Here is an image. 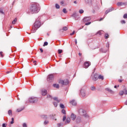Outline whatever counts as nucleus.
Here are the masks:
<instances>
[{
	"label": "nucleus",
	"mask_w": 127,
	"mask_h": 127,
	"mask_svg": "<svg viewBox=\"0 0 127 127\" xmlns=\"http://www.w3.org/2000/svg\"><path fill=\"white\" fill-rule=\"evenodd\" d=\"M83 116L86 119H89V115L87 113L83 114Z\"/></svg>",
	"instance_id": "29"
},
{
	"label": "nucleus",
	"mask_w": 127,
	"mask_h": 127,
	"mask_svg": "<svg viewBox=\"0 0 127 127\" xmlns=\"http://www.w3.org/2000/svg\"><path fill=\"white\" fill-rule=\"evenodd\" d=\"M41 118H42V119H44V120H46L47 119V115H42L41 116Z\"/></svg>",
	"instance_id": "26"
},
{
	"label": "nucleus",
	"mask_w": 127,
	"mask_h": 127,
	"mask_svg": "<svg viewBox=\"0 0 127 127\" xmlns=\"http://www.w3.org/2000/svg\"><path fill=\"white\" fill-rule=\"evenodd\" d=\"M81 117H78L77 118H76V123H81Z\"/></svg>",
	"instance_id": "21"
},
{
	"label": "nucleus",
	"mask_w": 127,
	"mask_h": 127,
	"mask_svg": "<svg viewBox=\"0 0 127 127\" xmlns=\"http://www.w3.org/2000/svg\"><path fill=\"white\" fill-rule=\"evenodd\" d=\"M100 52H102V53H107V52H108L107 50H104V49L101 48L100 49Z\"/></svg>",
	"instance_id": "20"
},
{
	"label": "nucleus",
	"mask_w": 127,
	"mask_h": 127,
	"mask_svg": "<svg viewBox=\"0 0 127 127\" xmlns=\"http://www.w3.org/2000/svg\"><path fill=\"white\" fill-rule=\"evenodd\" d=\"M123 91L124 92L125 95H127V90L126 89H124Z\"/></svg>",
	"instance_id": "51"
},
{
	"label": "nucleus",
	"mask_w": 127,
	"mask_h": 127,
	"mask_svg": "<svg viewBox=\"0 0 127 127\" xmlns=\"http://www.w3.org/2000/svg\"><path fill=\"white\" fill-rule=\"evenodd\" d=\"M17 21V19L15 18L12 22V24H15V22Z\"/></svg>",
	"instance_id": "34"
},
{
	"label": "nucleus",
	"mask_w": 127,
	"mask_h": 127,
	"mask_svg": "<svg viewBox=\"0 0 127 127\" xmlns=\"http://www.w3.org/2000/svg\"><path fill=\"white\" fill-rule=\"evenodd\" d=\"M91 22H88L85 23V25H90V24H91Z\"/></svg>",
	"instance_id": "48"
},
{
	"label": "nucleus",
	"mask_w": 127,
	"mask_h": 127,
	"mask_svg": "<svg viewBox=\"0 0 127 127\" xmlns=\"http://www.w3.org/2000/svg\"><path fill=\"white\" fill-rule=\"evenodd\" d=\"M118 6H123V2H119L117 3Z\"/></svg>",
	"instance_id": "30"
},
{
	"label": "nucleus",
	"mask_w": 127,
	"mask_h": 127,
	"mask_svg": "<svg viewBox=\"0 0 127 127\" xmlns=\"http://www.w3.org/2000/svg\"><path fill=\"white\" fill-rule=\"evenodd\" d=\"M47 97L48 99H53L52 96L48 94L47 95Z\"/></svg>",
	"instance_id": "41"
},
{
	"label": "nucleus",
	"mask_w": 127,
	"mask_h": 127,
	"mask_svg": "<svg viewBox=\"0 0 127 127\" xmlns=\"http://www.w3.org/2000/svg\"><path fill=\"white\" fill-rule=\"evenodd\" d=\"M39 28L36 27L34 25V27L32 28V30L31 31L32 33H34L35 32H36V30H37V29H38Z\"/></svg>",
	"instance_id": "14"
},
{
	"label": "nucleus",
	"mask_w": 127,
	"mask_h": 127,
	"mask_svg": "<svg viewBox=\"0 0 127 127\" xmlns=\"http://www.w3.org/2000/svg\"><path fill=\"white\" fill-rule=\"evenodd\" d=\"M121 23H122V24H126V21H125V20H121Z\"/></svg>",
	"instance_id": "50"
},
{
	"label": "nucleus",
	"mask_w": 127,
	"mask_h": 127,
	"mask_svg": "<svg viewBox=\"0 0 127 127\" xmlns=\"http://www.w3.org/2000/svg\"><path fill=\"white\" fill-rule=\"evenodd\" d=\"M91 64H90V62H85L84 64V65L85 66V68H88L89 66H90Z\"/></svg>",
	"instance_id": "13"
},
{
	"label": "nucleus",
	"mask_w": 127,
	"mask_h": 127,
	"mask_svg": "<svg viewBox=\"0 0 127 127\" xmlns=\"http://www.w3.org/2000/svg\"><path fill=\"white\" fill-rule=\"evenodd\" d=\"M47 45H48V42H45L44 43L43 46H44H44H47Z\"/></svg>",
	"instance_id": "45"
},
{
	"label": "nucleus",
	"mask_w": 127,
	"mask_h": 127,
	"mask_svg": "<svg viewBox=\"0 0 127 127\" xmlns=\"http://www.w3.org/2000/svg\"><path fill=\"white\" fill-rule=\"evenodd\" d=\"M58 103L57 102H53V104L54 106V107H55V108H57V107L58 106Z\"/></svg>",
	"instance_id": "28"
},
{
	"label": "nucleus",
	"mask_w": 127,
	"mask_h": 127,
	"mask_svg": "<svg viewBox=\"0 0 127 127\" xmlns=\"http://www.w3.org/2000/svg\"><path fill=\"white\" fill-rule=\"evenodd\" d=\"M91 20V17H85L83 18V22H88Z\"/></svg>",
	"instance_id": "9"
},
{
	"label": "nucleus",
	"mask_w": 127,
	"mask_h": 127,
	"mask_svg": "<svg viewBox=\"0 0 127 127\" xmlns=\"http://www.w3.org/2000/svg\"><path fill=\"white\" fill-rule=\"evenodd\" d=\"M91 91H96V87L92 86L90 88Z\"/></svg>",
	"instance_id": "31"
},
{
	"label": "nucleus",
	"mask_w": 127,
	"mask_h": 127,
	"mask_svg": "<svg viewBox=\"0 0 127 127\" xmlns=\"http://www.w3.org/2000/svg\"><path fill=\"white\" fill-rule=\"evenodd\" d=\"M69 103L72 105V106H76V105H77V102H76L75 100H72L70 101Z\"/></svg>",
	"instance_id": "11"
},
{
	"label": "nucleus",
	"mask_w": 127,
	"mask_h": 127,
	"mask_svg": "<svg viewBox=\"0 0 127 127\" xmlns=\"http://www.w3.org/2000/svg\"><path fill=\"white\" fill-rule=\"evenodd\" d=\"M122 5H127V2H122Z\"/></svg>",
	"instance_id": "55"
},
{
	"label": "nucleus",
	"mask_w": 127,
	"mask_h": 127,
	"mask_svg": "<svg viewBox=\"0 0 127 127\" xmlns=\"http://www.w3.org/2000/svg\"><path fill=\"white\" fill-rule=\"evenodd\" d=\"M0 55L1 56L2 58H3V55H2V52H0Z\"/></svg>",
	"instance_id": "57"
},
{
	"label": "nucleus",
	"mask_w": 127,
	"mask_h": 127,
	"mask_svg": "<svg viewBox=\"0 0 127 127\" xmlns=\"http://www.w3.org/2000/svg\"><path fill=\"white\" fill-rule=\"evenodd\" d=\"M8 114L9 116L12 115V111L11 110H8Z\"/></svg>",
	"instance_id": "35"
},
{
	"label": "nucleus",
	"mask_w": 127,
	"mask_h": 127,
	"mask_svg": "<svg viewBox=\"0 0 127 127\" xmlns=\"http://www.w3.org/2000/svg\"><path fill=\"white\" fill-rule=\"evenodd\" d=\"M63 30H64V31H66V30H68V28L66 26H64L63 28Z\"/></svg>",
	"instance_id": "33"
},
{
	"label": "nucleus",
	"mask_w": 127,
	"mask_h": 127,
	"mask_svg": "<svg viewBox=\"0 0 127 127\" xmlns=\"http://www.w3.org/2000/svg\"><path fill=\"white\" fill-rule=\"evenodd\" d=\"M54 79V75H53V74H49L47 76V81H48L49 82H52Z\"/></svg>",
	"instance_id": "7"
},
{
	"label": "nucleus",
	"mask_w": 127,
	"mask_h": 127,
	"mask_svg": "<svg viewBox=\"0 0 127 127\" xmlns=\"http://www.w3.org/2000/svg\"><path fill=\"white\" fill-rule=\"evenodd\" d=\"M40 50L42 53L43 52V50L42 49H40Z\"/></svg>",
	"instance_id": "64"
},
{
	"label": "nucleus",
	"mask_w": 127,
	"mask_h": 127,
	"mask_svg": "<svg viewBox=\"0 0 127 127\" xmlns=\"http://www.w3.org/2000/svg\"><path fill=\"white\" fill-rule=\"evenodd\" d=\"M53 87H54V88H56L57 89H59L60 86H59V84H54Z\"/></svg>",
	"instance_id": "27"
},
{
	"label": "nucleus",
	"mask_w": 127,
	"mask_h": 127,
	"mask_svg": "<svg viewBox=\"0 0 127 127\" xmlns=\"http://www.w3.org/2000/svg\"><path fill=\"white\" fill-rule=\"evenodd\" d=\"M119 82L120 83H122V82H123V79H119Z\"/></svg>",
	"instance_id": "60"
},
{
	"label": "nucleus",
	"mask_w": 127,
	"mask_h": 127,
	"mask_svg": "<svg viewBox=\"0 0 127 127\" xmlns=\"http://www.w3.org/2000/svg\"><path fill=\"white\" fill-rule=\"evenodd\" d=\"M60 3L61 5H63V4H64V1H61Z\"/></svg>",
	"instance_id": "56"
},
{
	"label": "nucleus",
	"mask_w": 127,
	"mask_h": 127,
	"mask_svg": "<svg viewBox=\"0 0 127 127\" xmlns=\"http://www.w3.org/2000/svg\"><path fill=\"white\" fill-rule=\"evenodd\" d=\"M106 90L109 92V93H111V94H113L114 93V91L109 88H106Z\"/></svg>",
	"instance_id": "24"
},
{
	"label": "nucleus",
	"mask_w": 127,
	"mask_h": 127,
	"mask_svg": "<svg viewBox=\"0 0 127 127\" xmlns=\"http://www.w3.org/2000/svg\"><path fill=\"white\" fill-rule=\"evenodd\" d=\"M48 124H49V121H48L47 120L45 121L44 122V124L45 125H48Z\"/></svg>",
	"instance_id": "36"
},
{
	"label": "nucleus",
	"mask_w": 127,
	"mask_h": 127,
	"mask_svg": "<svg viewBox=\"0 0 127 127\" xmlns=\"http://www.w3.org/2000/svg\"><path fill=\"white\" fill-rule=\"evenodd\" d=\"M66 121V115L64 116L63 119V122H65Z\"/></svg>",
	"instance_id": "46"
},
{
	"label": "nucleus",
	"mask_w": 127,
	"mask_h": 127,
	"mask_svg": "<svg viewBox=\"0 0 127 127\" xmlns=\"http://www.w3.org/2000/svg\"><path fill=\"white\" fill-rule=\"evenodd\" d=\"M30 10L33 13H37L40 10L39 4L35 3L32 4Z\"/></svg>",
	"instance_id": "1"
},
{
	"label": "nucleus",
	"mask_w": 127,
	"mask_h": 127,
	"mask_svg": "<svg viewBox=\"0 0 127 127\" xmlns=\"http://www.w3.org/2000/svg\"><path fill=\"white\" fill-rule=\"evenodd\" d=\"M24 110V106L21 107V108H20L19 109H17V112L18 113H19L20 112H21V111H23Z\"/></svg>",
	"instance_id": "19"
},
{
	"label": "nucleus",
	"mask_w": 127,
	"mask_h": 127,
	"mask_svg": "<svg viewBox=\"0 0 127 127\" xmlns=\"http://www.w3.org/2000/svg\"><path fill=\"white\" fill-rule=\"evenodd\" d=\"M98 79H99V80H104V76L98 74Z\"/></svg>",
	"instance_id": "25"
},
{
	"label": "nucleus",
	"mask_w": 127,
	"mask_h": 127,
	"mask_svg": "<svg viewBox=\"0 0 127 127\" xmlns=\"http://www.w3.org/2000/svg\"><path fill=\"white\" fill-rule=\"evenodd\" d=\"M73 34H75V31H73L72 33H70V35H73Z\"/></svg>",
	"instance_id": "58"
},
{
	"label": "nucleus",
	"mask_w": 127,
	"mask_h": 127,
	"mask_svg": "<svg viewBox=\"0 0 127 127\" xmlns=\"http://www.w3.org/2000/svg\"><path fill=\"white\" fill-rule=\"evenodd\" d=\"M70 118L72 121H75V120H76V115L73 113H72L70 115Z\"/></svg>",
	"instance_id": "15"
},
{
	"label": "nucleus",
	"mask_w": 127,
	"mask_h": 127,
	"mask_svg": "<svg viewBox=\"0 0 127 127\" xmlns=\"http://www.w3.org/2000/svg\"><path fill=\"white\" fill-rule=\"evenodd\" d=\"M60 84H61L62 86H64L66 85H68L69 84V80L68 79L64 80H60L59 81Z\"/></svg>",
	"instance_id": "3"
},
{
	"label": "nucleus",
	"mask_w": 127,
	"mask_h": 127,
	"mask_svg": "<svg viewBox=\"0 0 127 127\" xmlns=\"http://www.w3.org/2000/svg\"><path fill=\"white\" fill-rule=\"evenodd\" d=\"M14 121H11L10 122V124H11V125H13V124H14Z\"/></svg>",
	"instance_id": "61"
},
{
	"label": "nucleus",
	"mask_w": 127,
	"mask_h": 127,
	"mask_svg": "<svg viewBox=\"0 0 127 127\" xmlns=\"http://www.w3.org/2000/svg\"><path fill=\"white\" fill-rule=\"evenodd\" d=\"M102 33H103V31H99L97 32V34H99V35H101Z\"/></svg>",
	"instance_id": "47"
},
{
	"label": "nucleus",
	"mask_w": 127,
	"mask_h": 127,
	"mask_svg": "<svg viewBox=\"0 0 127 127\" xmlns=\"http://www.w3.org/2000/svg\"><path fill=\"white\" fill-rule=\"evenodd\" d=\"M80 94L82 97H86V90L84 88H81L80 90Z\"/></svg>",
	"instance_id": "8"
},
{
	"label": "nucleus",
	"mask_w": 127,
	"mask_h": 127,
	"mask_svg": "<svg viewBox=\"0 0 127 127\" xmlns=\"http://www.w3.org/2000/svg\"><path fill=\"white\" fill-rule=\"evenodd\" d=\"M38 101V99L36 97H31L29 98V101L30 104H34L35 103H37Z\"/></svg>",
	"instance_id": "2"
},
{
	"label": "nucleus",
	"mask_w": 127,
	"mask_h": 127,
	"mask_svg": "<svg viewBox=\"0 0 127 127\" xmlns=\"http://www.w3.org/2000/svg\"><path fill=\"white\" fill-rule=\"evenodd\" d=\"M106 47H108V48L110 47V44L109 43V42H107Z\"/></svg>",
	"instance_id": "54"
},
{
	"label": "nucleus",
	"mask_w": 127,
	"mask_h": 127,
	"mask_svg": "<svg viewBox=\"0 0 127 127\" xmlns=\"http://www.w3.org/2000/svg\"><path fill=\"white\" fill-rule=\"evenodd\" d=\"M124 91H121L119 93V95H120V96H123V95H124Z\"/></svg>",
	"instance_id": "39"
},
{
	"label": "nucleus",
	"mask_w": 127,
	"mask_h": 127,
	"mask_svg": "<svg viewBox=\"0 0 127 127\" xmlns=\"http://www.w3.org/2000/svg\"><path fill=\"white\" fill-rule=\"evenodd\" d=\"M60 108L61 109H64L65 108V106H64V104H60Z\"/></svg>",
	"instance_id": "32"
},
{
	"label": "nucleus",
	"mask_w": 127,
	"mask_h": 127,
	"mask_svg": "<svg viewBox=\"0 0 127 127\" xmlns=\"http://www.w3.org/2000/svg\"><path fill=\"white\" fill-rule=\"evenodd\" d=\"M33 63H35V64H34V65H36V61H33Z\"/></svg>",
	"instance_id": "63"
},
{
	"label": "nucleus",
	"mask_w": 127,
	"mask_h": 127,
	"mask_svg": "<svg viewBox=\"0 0 127 127\" xmlns=\"http://www.w3.org/2000/svg\"><path fill=\"white\" fill-rule=\"evenodd\" d=\"M70 122H71V119L70 118H67L65 122V124L68 125V124L70 123Z\"/></svg>",
	"instance_id": "17"
},
{
	"label": "nucleus",
	"mask_w": 127,
	"mask_h": 127,
	"mask_svg": "<svg viewBox=\"0 0 127 127\" xmlns=\"http://www.w3.org/2000/svg\"><path fill=\"white\" fill-rule=\"evenodd\" d=\"M34 25L35 26V27H37V28H39V27L41 26V22L39 20V18L37 19Z\"/></svg>",
	"instance_id": "4"
},
{
	"label": "nucleus",
	"mask_w": 127,
	"mask_h": 127,
	"mask_svg": "<svg viewBox=\"0 0 127 127\" xmlns=\"http://www.w3.org/2000/svg\"><path fill=\"white\" fill-rule=\"evenodd\" d=\"M85 2L87 4H90L92 3V0H85Z\"/></svg>",
	"instance_id": "22"
},
{
	"label": "nucleus",
	"mask_w": 127,
	"mask_h": 127,
	"mask_svg": "<svg viewBox=\"0 0 127 127\" xmlns=\"http://www.w3.org/2000/svg\"><path fill=\"white\" fill-rule=\"evenodd\" d=\"M62 50H60V49H59V50H58V53H59V54H61V53H62Z\"/></svg>",
	"instance_id": "49"
},
{
	"label": "nucleus",
	"mask_w": 127,
	"mask_h": 127,
	"mask_svg": "<svg viewBox=\"0 0 127 127\" xmlns=\"http://www.w3.org/2000/svg\"><path fill=\"white\" fill-rule=\"evenodd\" d=\"M62 114H64V115H66V111H65V110L63 109L62 110Z\"/></svg>",
	"instance_id": "42"
},
{
	"label": "nucleus",
	"mask_w": 127,
	"mask_h": 127,
	"mask_svg": "<svg viewBox=\"0 0 127 127\" xmlns=\"http://www.w3.org/2000/svg\"><path fill=\"white\" fill-rule=\"evenodd\" d=\"M23 127H27V125L26 124V123L23 124Z\"/></svg>",
	"instance_id": "52"
},
{
	"label": "nucleus",
	"mask_w": 127,
	"mask_h": 127,
	"mask_svg": "<svg viewBox=\"0 0 127 127\" xmlns=\"http://www.w3.org/2000/svg\"><path fill=\"white\" fill-rule=\"evenodd\" d=\"M41 92L42 96H46L47 94V90L46 89H42Z\"/></svg>",
	"instance_id": "10"
},
{
	"label": "nucleus",
	"mask_w": 127,
	"mask_h": 127,
	"mask_svg": "<svg viewBox=\"0 0 127 127\" xmlns=\"http://www.w3.org/2000/svg\"><path fill=\"white\" fill-rule=\"evenodd\" d=\"M79 114H81V113H82V114H85L86 113V111L83 109H79L78 111Z\"/></svg>",
	"instance_id": "23"
},
{
	"label": "nucleus",
	"mask_w": 127,
	"mask_h": 127,
	"mask_svg": "<svg viewBox=\"0 0 127 127\" xmlns=\"http://www.w3.org/2000/svg\"><path fill=\"white\" fill-rule=\"evenodd\" d=\"M124 18H127V14H125L123 16Z\"/></svg>",
	"instance_id": "53"
},
{
	"label": "nucleus",
	"mask_w": 127,
	"mask_h": 127,
	"mask_svg": "<svg viewBox=\"0 0 127 127\" xmlns=\"http://www.w3.org/2000/svg\"><path fill=\"white\" fill-rule=\"evenodd\" d=\"M114 10V7H111L108 10H107L105 12V14H108L109 12H111V11H113Z\"/></svg>",
	"instance_id": "12"
},
{
	"label": "nucleus",
	"mask_w": 127,
	"mask_h": 127,
	"mask_svg": "<svg viewBox=\"0 0 127 127\" xmlns=\"http://www.w3.org/2000/svg\"><path fill=\"white\" fill-rule=\"evenodd\" d=\"M71 17H73L74 19L75 20H78L79 19L80 16H79V14H77L76 12L73 13L71 15Z\"/></svg>",
	"instance_id": "6"
},
{
	"label": "nucleus",
	"mask_w": 127,
	"mask_h": 127,
	"mask_svg": "<svg viewBox=\"0 0 127 127\" xmlns=\"http://www.w3.org/2000/svg\"><path fill=\"white\" fill-rule=\"evenodd\" d=\"M63 12H64V13H67V9H66V8H64L63 9Z\"/></svg>",
	"instance_id": "37"
},
{
	"label": "nucleus",
	"mask_w": 127,
	"mask_h": 127,
	"mask_svg": "<svg viewBox=\"0 0 127 127\" xmlns=\"http://www.w3.org/2000/svg\"><path fill=\"white\" fill-rule=\"evenodd\" d=\"M105 39H108V38H109V34H105Z\"/></svg>",
	"instance_id": "43"
},
{
	"label": "nucleus",
	"mask_w": 127,
	"mask_h": 127,
	"mask_svg": "<svg viewBox=\"0 0 127 127\" xmlns=\"http://www.w3.org/2000/svg\"><path fill=\"white\" fill-rule=\"evenodd\" d=\"M79 13H80V14H82V13H84V10L80 9L79 10Z\"/></svg>",
	"instance_id": "40"
},
{
	"label": "nucleus",
	"mask_w": 127,
	"mask_h": 127,
	"mask_svg": "<svg viewBox=\"0 0 127 127\" xmlns=\"http://www.w3.org/2000/svg\"><path fill=\"white\" fill-rule=\"evenodd\" d=\"M74 42L75 44H77V39H74Z\"/></svg>",
	"instance_id": "62"
},
{
	"label": "nucleus",
	"mask_w": 127,
	"mask_h": 127,
	"mask_svg": "<svg viewBox=\"0 0 127 127\" xmlns=\"http://www.w3.org/2000/svg\"><path fill=\"white\" fill-rule=\"evenodd\" d=\"M56 8L57 9H59V8H60V5H59V4L56 3Z\"/></svg>",
	"instance_id": "38"
},
{
	"label": "nucleus",
	"mask_w": 127,
	"mask_h": 127,
	"mask_svg": "<svg viewBox=\"0 0 127 127\" xmlns=\"http://www.w3.org/2000/svg\"><path fill=\"white\" fill-rule=\"evenodd\" d=\"M0 13H2V14H4V12H3L2 8H0Z\"/></svg>",
	"instance_id": "44"
},
{
	"label": "nucleus",
	"mask_w": 127,
	"mask_h": 127,
	"mask_svg": "<svg viewBox=\"0 0 127 127\" xmlns=\"http://www.w3.org/2000/svg\"><path fill=\"white\" fill-rule=\"evenodd\" d=\"M91 78L93 81H97L98 79V74L97 73H96L94 74H92L91 76Z\"/></svg>",
	"instance_id": "5"
},
{
	"label": "nucleus",
	"mask_w": 127,
	"mask_h": 127,
	"mask_svg": "<svg viewBox=\"0 0 127 127\" xmlns=\"http://www.w3.org/2000/svg\"><path fill=\"white\" fill-rule=\"evenodd\" d=\"M54 101H56L57 102V103H60V102H61V99H60L58 98V97H54L53 98Z\"/></svg>",
	"instance_id": "16"
},
{
	"label": "nucleus",
	"mask_w": 127,
	"mask_h": 127,
	"mask_svg": "<svg viewBox=\"0 0 127 127\" xmlns=\"http://www.w3.org/2000/svg\"><path fill=\"white\" fill-rule=\"evenodd\" d=\"M56 116V115L55 114L51 115H50V118H51L52 120H55V121H56V119L55 118Z\"/></svg>",
	"instance_id": "18"
},
{
	"label": "nucleus",
	"mask_w": 127,
	"mask_h": 127,
	"mask_svg": "<svg viewBox=\"0 0 127 127\" xmlns=\"http://www.w3.org/2000/svg\"><path fill=\"white\" fill-rule=\"evenodd\" d=\"M2 127H6V125H5V124L3 123V124L2 125Z\"/></svg>",
	"instance_id": "59"
}]
</instances>
